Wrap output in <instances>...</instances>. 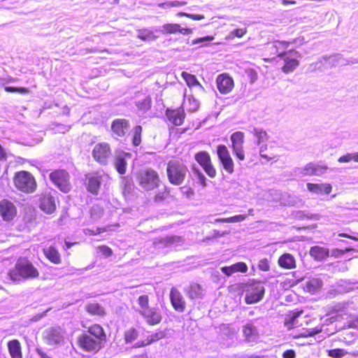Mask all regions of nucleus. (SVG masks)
I'll use <instances>...</instances> for the list:
<instances>
[{"label":"nucleus","mask_w":358,"mask_h":358,"mask_svg":"<svg viewBox=\"0 0 358 358\" xmlns=\"http://www.w3.org/2000/svg\"><path fill=\"white\" fill-rule=\"evenodd\" d=\"M39 273L31 262L26 259H20L17 261L14 268L8 273L10 279L15 282L22 280H27L38 277Z\"/></svg>","instance_id":"1"},{"label":"nucleus","mask_w":358,"mask_h":358,"mask_svg":"<svg viewBox=\"0 0 358 358\" xmlns=\"http://www.w3.org/2000/svg\"><path fill=\"white\" fill-rule=\"evenodd\" d=\"M138 185L145 190H152L159 185L160 180L157 171L152 169H141L136 177Z\"/></svg>","instance_id":"2"},{"label":"nucleus","mask_w":358,"mask_h":358,"mask_svg":"<svg viewBox=\"0 0 358 358\" xmlns=\"http://www.w3.org/2000/svg\"><path fill=\"white\" fill-rule=\"evenodd\" d=\"M166 171L169 182L173 185H179L183 182L187 169L179 161H171L168 164Z\"/></svg>","instance_id":"3"},{"label":"nucleus","mask_w":358,"mask_h":358,"mask_svg":"<svg viewBox=\"0 0 358 358\" xmlns=\"http://www.w3.org/2000/svg\"><path fill=\"white\" fill-rule=\"evenodd\" d=\"M13 181L15 187L23 192H33L36 187L34 177L30 173L25 171L16 173Z\"/></svg>","instance_id":"4"},{"label":"nucleus","mask_w":358,"mask_h":358,"mask_svg":"<svg viewBox=\"0 0 358 358\" xmlns=\"http://www.w3.org/2000/svg\"><path fill=\"white\" fill-rule=\"evenodd\" d=\"M245 292V301L247 304H252L262 299L265 293V288L260 282L252 281L248 285Z\"/></svg>","instance_id":"5"},{"label":"nucleus","mask_w":358,"mask_h":358,"mask_svg":"<svg viewBox=\"0 0 358 358\" xmlns=\"http://www.w3.org/2000/svg\"><path fill=\"white\" fill-rule=\"evenodd\" d=\"M87 189L93 194H97L101 183L107 182L110 177L104 172H95L86 176Z\"/></svg>","instance_id":"6"},{"label":"nucleus","mask_w":358,"mask_h":358,"mask_svg":"<svg viewBox=\"0 0 358 358\" xmlns=\"http://www.w3.org/2000/svg\"><path fill=\"white\" fill-rule=\"evenodd\" d=\"M51 181L63 192L67 193L71 189L69 175L64 170H56L50 174Z\"/></svg>","instance_id":"7"},{"label":"nucleus","mask_w":358,"mask_h":358,"mask_svg":"<svg viewBox=\"0 0 358 358\" xmlns=\"http://www.w3.org/2000/svg\"><path fill=\"white\" fill-rule=\"evenodd\" d=\"M64 332L59 327H52L46 329L43 334L45 343L51 346L59 345L64 341Z\"/></svg>","instance_id":"8"},{"label":"nucleus","mask_w":358,"mask_h":358,"mask_svg":"<svg viewBox=\"0 0 358 358\" xmlns=\"http://www.w3.org/2000/svg\"><path fill=\"white\" fill-rule=\"evenodd\" d=\"M94 159L102 165H106L111 155V150L107 143H97L92 151Z\"/></svg>","instance_id":"9"},{"label":"nucleus","mask_w":358,"mask_h":358,"mask_svg":"<svg viewBox=\"0 0 358 358\" xmlns=\"http://www.w3.org/2000/svg\"><path fill=\"white\" fill-rule=\"evenodd\" d=\"M217 155L224 170L229 173H232L234 164L228 148L224 145H219L217 148Z\"/></svg>","instance_id":"10"},{"label":"nucleus","mask_w":358,"mask_h":358,"mask_svg":"<svg viewBox=\"0 0 358 358\" xmlns=\"http://www.w3.org/2000/svg\"><path fill=\"white\" fill-rule=\"evenodd\" d=\"M194 158L209 177L214 178L216 176V170L212 164L210 155L207 152H199L195 155Z\"/></svg>","instance_id":"11"},{"label":"nucleus","mask_w":358,"mask_h":358,"mask_svg":"<svg viewBox=\"0 0 358 358\" xmlns=\"http://www.w3.org/2000/svg\"><path fill=\"white\" fill-rule=\"evenodd\" d=\"M78 342L80 348L87 352L97 351L100 348V342L87 334L80 335Z\"/></svg>","instance_id":"12"},{"label":"nucleus","mask_w":358,"mask_h":358,"mask_svg":"<svg viewBox=\"0 0 358 358\" xmlns=\"http://www.w3.org/2000/svg\"><path fill=\"white\" fill-rule=\"evenodd\" d=\"M243 138L244 134L241 131L234 132L231 136L233 152L236 156L241 161L245 159V154L243 146Z\"/></svg>","instance_id":"13"},{"label":"nucleus","mask_w":358,"mask_h":358,"mask_svg":"<svg viewBox=\"0 0 358 358\" xmlns=\"http://www.w3.org/2000/svg\"><path fill=\"white\" fill-rule=\"evenodd\" d=\"M216 84L219 92L224 94L229 93L234 86L233 79L226 73L220 74L217 77Z\"/></svg>","instance_id":"14"},{"label":"nucleus","mask_w":358,"mask_h":358,"mask_svg":"<svg viewBox=\"0 0 358 358\" xmlns=\"http://www.w3.org/2000/svg\"><path fill=\"white\" fill-rule=\"evenodd\" d=\"M16 213V207L13 202L7 199H3L0 201V215L4 220H13Z\"/></svg>","instance_id":"15"},{"label":"nucleus","mask_w":358,"mask_h":358,"mask_svg":"<svg viewBox=\"0 0 358 358\" xmlns=\"http://www.w3.org/2000/svg\"><path fill=\"white\" fill-rule=\"evenodd\" d=\"M170 299L174 309L178 312H183L185 309V301L181 293L175 287L170 292Z\"/></svg>","instance_id":"16"},{"label":"nucleus","mask_w":358,"mask_h":358,"mask_svg":"<svg viewBox=\"0 0 358 358\" xmlns=\"http://www.w3.org/2000/svg\"><path fill=\"white\" fill-rule=\"evenodd\" d=\"M131 158V155L128 152H122L116 155L114 160V166L117 171L123 175L127 171V161Z\"/></svg>","instance_id":"17"},{"label":"nucleus","mask_w":358,"mask_h":358,"mask_svg":"<svg viewBox=\"0 0 358 358\" xmlns=\"http://www.w3.org/2000/svg\"><path fill=\"white\" fill-rule=\"evenodd\" d=\"M166 115L169 120L175 126H180L182 124L185 117V113L182 108L174 110L167 109Z\"/></svg>","instance_id":"18"},{"label":"nucleus","mask_w":358,"mask_h":358,"mask_svg":"<svg viewBox=\"0 0 358 358\" xmlns=\"http://www.w3.org/2000/svg\"><path fill=\"white\" fill-rule=\"evenodd\" d=\"M141 315L144 317L145 321L150 325H155L162 320V316L158 310L155 308H148Z\"/></svg>","instance_id":"19"},{"label":"nucleus","mask_w":358,"mask_h":358,"mask_svg":"<svg viewBox=\"0 0 358 358\" xmlns=\"http://www.w3.org/2000/svg\"><path fill=\"white\" fill-rule=\"evenodd\" d=\"M220 269L223 273L230 276L237 272L246 273L248 271V266L245 263L240 262L229 266H223Z\"/></svg>","instance_id":"20"},{"label":"nucleus","mask_w":358,"mask_h":358,"mask_svg":"<svg viewBox=\"0 0 358 358\" xmlns=\"http://www.w3.org/2000/svg\"><path fill=\"white\" fill-rule=\"evenodd\" d=\"M40 208L46 213H52L56 208L55 199L50 195H43L41 198Z\"/></svg>","instance_id":"21"},{"label":"nucleus","mask_w":358,"mask_h":358,"mask_svg":"<svg viewBox=\"0 0 358 358\" xmlns=\"http://www.w3.org/2000/svg\"><path fill=\"white\" fill-rule=\"evenodd\" d=\"M310 255L317 261H323L329 255L328 248L319 245L313 246L310 250Z\"/></svg>","instance_id":"22"},{"label":"nucleus","mask_w":358,"mask_h":358,"mask_svg":"<svg viewBox=\"0 0 358 358\" xmlns=\"http://www.w3.org/2000/svg\"><path fill=\"white\" fill-rule=\"evenodd\" d=\"M186 294L192 299H201L204 295L203 288L198 283H191L185 289Z\"/></svg>","instance_id":"23"},{"label":"nucleus","mask_w":358,"mask_h":358,"mask_svg":"<svg viewBox=\"0 0 358 358\" xmlns=\"http://www.w3.org/2000/svg\"><path fill=\"white\" fill-rule=\"evenodd\" d=\"M113 132L119 136H123L129 129L128 121L124 119H117L112 124Z\"/></svg>","instance_id":"24"},{"label":"nucleus","mask_w":358,"mask_h":358,"mask_svg":"<svg viewBox=\"0 0 358 358\" xmlns=\"http://www.w3.org/2000/svg\"><path fill=\"white\" fill-rule=\"evenodd\" d=\"M306 186L308 191L315 194H329L332 189L331 185L329 183L314 184L308 182Z\"/></svg>","instance_id":"25"},{"label":"nucleus","mask_w":358,"mask_h":358,"mask_svg":"<svg viewBox=\"0 0 358 358\" xmlns=\"http://www.w3.org/2000/svg\"><path fill=\"white\" fill-rule=\"evenodd\" d=\"M243 333L245 340L248 342H254L258 337L257 328L252 323H247L243 327Z\"/></svg>","instance_id":"26"},{"label":"nucleus","mask_w":358,"mask_h":358,"mask_svg":"<svg viewBox=\"0 0 358 358\" xmlns=\"http://www.w3.org/2000/svg\"><path fill=\"white\" fill-rule=\"evenodd\" d=\"M278 264L282 268L286 269H292L296 267L295 259L289 253L281 255L278 259Z\"/></svg>","instance_id":"27"},{"label":"nucleus","mask_w":358,"mask_h":358,"mask_svg":"<svg viewBox=\"0 0 358 358\" xmlns=\"http://www.w3.org/2000/svg\"><path fill=\"white\" fill-rule=\"evenodd\" d=\"M289 45V43L286 41H275L271 46L272 50H274L275 53L278 55V57L282 58L286 56L288 53L291 52H286L285 50L287 49Z\"/></svg>","instance_id":"28"},{"label":"nucleus","mask_w":358,"mask_h":358,"mask_svg":"<svg viewBox=\"0 0 358 358\" xmlns=\"http://www.w3.org/2000/svg\"><path fill=\"white\" fill-rule=\"evenodd\" d=\"M8 348L12 358H22L21 345L17 340L9 341Z\"/></svg>","instance_id":"29"},{"label":"nucleus","mask_w":358,"mask_h":358,"mask_svg":"<svg viewBox=\"0 0 358 358\" xmlns=\"http://www.w3.org/2000/svg\"><path fill=\"white\" fill-rule=\"evenodd\" d=\"M86 311L90 315L103 316L106 315L104 308L98 303H90L85 306Z\"/></svg>","instance_id":"30"},{"label":"nucleus","mask_w":358,"mask_h":358,"mask_svg":"<svg viewBox=\"0 0 358 358\" xmlns=\"http://www.w3.org/2000/svg\"><path fill=\"white\" fill-rule=\"evenodd\" d=\"M282 59L285 62V64L282 68V70L284 73H287L292 72L299 65V62L297 59L294 58H290L287 56V55L282 57Z\"/></svg>","instance_id":"31"},{"label":"nucleus","mask_w":358,"mask_h":358,"mask_svg":"<svg viewBox=\"0 0 358 358\" xmlns=\"http://www.w3.org/2000/svg\"><path fill=\"white\" fill-rule=\"evenodd\" d=\"M181 76L185 80L188 87H197L201 90H203V86L200 84L194 75L183 71Z\"/></svg>","instance_id":"32"},{"label":"nucleus","mask_w":358,"mask_h":358,"mask_svg":"<svg viewBox=\"0 0 358 358\" xmlns=\"http://www.w3.org/2000/svg\"><path fill=\"white\" fill-rule=\"evenodd\" d=\"M88 333H90L91 336H94V338L98 340L99 342L105 339L106 337L103 329L99 324H94L90 327Z\"/></svg>","instance_id":"33"},{"label":"nucleus","mask_w":358,"mask_h":358,"mask_svg":"<svg viewBox=\"0 0 358 358\" xmlns=\"http://www.w3.org/2000/svg\"><path fill=\"white\" fill-rule=\"evenodd\" d=\"M44 253L47 258L54 264H59L61 258L58 251L52 246L44 250Z\"/></svg>","instance_id":"34"},{"label":"nucleus","mask_w":358,"mask_h":358,"mask_svg":"<svg viewBox=\"0 0 358 358\" xmlns=\"http://www.w3.org/2000/svg\"><path fill=\"white\" fill-rule=\"evenodd\" d=\"M137 36L144 41H150L156 38L153 31L148 29L138 30Z\"/></svg>","instance_id":"35"},{"label":"nucleus","mask_w":358,"mask_h":358,"mask_svg":"<svg viewBox=\"0 0 358 358\" xmlns=\"http://www.w3.org/2000/svg\"><path fill=\"white\" fill-rule=\"evenodd\" d=\"M247 218L246 215H237L227 218H217L215 220V222L222 223H232V222H240L244 221Z\"/></svg>","instance_id":"36"},{"label":"nucleus","mask_w":358,"mask_h":358,"mask_svg":"<svg viewBox=\"0 0 358 358\" xmlns=\"http://www.w3.org/2000/svg\"><path fill=\"white\" fill-rule=\"evenodd\" d=\"M322 285V281L318 278H312L306 283V287L310 292H314Z\"/></svg>","instance_id":"37"},{"label":"nucleus","mask_w":358,"mask_h":358,"mask_svg":"<svg viewBox=\"0 0 358 358\" xmlns=\"http://www.w3.org/2000/svg\"><path fill=\"white\" fill-rule=\"evenodd\" d=\"M151 103H152L151 98L149 96H148L143 100L137 101L136 105L139 110H141L143 112H146L147 110H148L150 108Z\"/></svg>","instance_id":"38"},{"label":"nucleus","mask_w":358,"mask_h":358,"mask_svg":"<svg viewBox=\"0 0 358 358\" xmlns=\"http://www.w3.org/2000/svg\"><path fill=\"white\" fill-rule=\"evenodd\" d=\"M182 241L180 236H171L162 238L159 240V243H162L165 246H170L174 243H180Z\"/></svg>","instance_id":"39"},{"label":"nucleus","mask_w":358,"mask_h":358,"mask_svg":"<svg viewBox=\"0 0 358 358\" xmlns=\"http://www.w3.org/2000/svg\"><path fill=\"white\" fill-rule=\"evenodd\" d=\"M252 134L257 138L258 145L268 139L267 133L262 129L253 128Z\"/></svg>","instance_id":"40"},{"label":"nucleus","mask_w":358,"mask_h":358,"mask_svg":"<svg viewBox=\"0 0 358 358\" xmlns=\"http://www.w3.org/2000/svg\"><path fill=\"white\" fill-rule=\"evenodd\" d=\"M179 24H165L162 27L161 31L163 34H175L179 32Z\"/></svg>","instance_id":"41"},{"label":"nucleus","mask_w":358,"mask_h":358,"mask_svg":"<svg viewBox=\"0 0 358 358\" xmlns=\"http://www.w3.org/2000/svg\"><path fill=\"white\" fill-rule=\"evenodd\" d=\"M344 59L341 55H334L327 58V62L330 66H336L338 64H345L343 63Z\"/></svg>","instance_id":"42"},{"label":"nucleus","mask_w":358,"mask_h":358,"mask_svg":"<svg viewBox=\"0 0 358 358\" xmlns=\"http://www.w3.org/2000/svg\"><path fill=\"white\" fill-rule=\"evenodd\" d=\"M138 304L139 306L138 312L141 314L142 312L150 308L149 298L148 295H141L138 299Z\"/></svg>","instance_id":"43"},{"label":"nucleus","mask_w":358,"mask_h":358,"mask_svg":"<svg viewBox=\"0 0 358 358\" xmlns=\"http://www.w3.org/2000/svg\"><path fill=\"white\" fill-rule=\"evenodd\" d=\"M327 354L332 358H342L349 352L344 349L336 348L328 350Z\"/></svg>","instance_id":"44"},{"label":"nucleus","mask_w":358,"mask_h":358,"mask_svg":"<svg viewBox=\"0 0 358 358\" xmlns=\"http://www.w3.org/2000/svg\"><path fill=\"white\" fill-rule=\"evenodd\" d=\"M358 162V152L348 153L338 158V162L341 163H347L350 161Z\"/></svg>","instance_id":"45"},{"label":"nucleus","mask_w":358,"mask_h":358,"mask_svg":"<svg viewBox=\"0 0 358 358\" xmlns=\"http://www.w3.org/2000/svg\"><path fill=\"white\" fill-rule=\"evenodd\" d=\"M302 311L290 313L285 319V325L288 328H290L292 326H293L294 324V320L300 315Z\"/></svg>","instance_id":"46"},{"label":"nucleus","mask_w":358,"mask_h":358,"mask_svg":"<svg viewBox=\"0 0 358 358\" xmlns=\"http://www.w3.org/2000/svg\"><path fill=\"white\" fill-rule=\"evenodd\" d=\"M185 104H188L187 110L192 112L196 111L199 106V101L192 96H189L187 100H185Z\"/></svg>","instance_id":"47"},{"label":"nucleus","mask_w":358,"mask_h":358,"mask_svg":"<svg viewBox=\"0 0 358 358\" xmlns=\"http://www.w3.org/2000/svg\"><path fill=\"white\" fill-rule=\"evenodd\" d=\"M134 137H133V144L136 146L140 145L141 142V132L142 127L141 126H136L134 129Z\"/></svg>","instance_id":"48"},{"label":"nucleus","mask_w":358,"mask_h":358,"mask_svg":"<svg viewBox=\"0 0 358 358\" xmlns=\"http://www.w3.org/2000/svg\"><path fill=\"white\" fill-rule=\"evenodd\" d=\"M186 4L185 1H167L162 3H159L158 6L169 8L171 7H179Z\"/></svg>","instance_id":"49"},{"label":"nucleus","mask_w":358,"mask_h":358,"mask_svg":"<svg viewBox=\"0 0 358 358\" xmlns=\"http://www.w3.org/2000/svg\"><path fill=\"white\" fill-rule=\"evenodd\" d=\"M138 337V332L134 329H130L126 331L124 338L127 343H131L136 340Z\"/></svg>","instance_id":"50"},{"label":"nucleus","mask_w":358,"mask_h":358,"mask_svg":"<svg viewBox=\"0 0 358 358\" xmlns=\"http://www.w3.org/2000/svg\"><path fill=\"white\" fill-rule=\"evenodd\" d=\"M103 214V210L99 205H94L91 208V215L94 219L100 218Z\"/></svg>","instance_id":"51"},{"label":"nucleus","mask_w":358,"mask_h":358,"mask_svg":"<svg viewBox=\"0 0 358 358\" xmlns=\"http://www.w3.org/2000/svg\"><path fill=\"white\" fill-rule=\"evenodd\" d=\"M247 33V29L246 28H241V29H236L230 32L229 34V38H233L234 37L241 38L243 36Z\"/></svg>","instance_id":"52"},{"label":"nucleus","mask_w":358,"mask_h":358,"mask_svg":"<svg viewBox=\"0 0 358 358\" xmlns=\"http://www.w3.org/2000/svg\"><path fill=\"white\" fill-rule=\"evenodd\" d=\"M315 165L313 163L308 164L303 169V174L306 176H315Z\"/></svg>","instance_id":"53"},{"label":"nucleus","mask_w":358,"mask_h":358,"mask_svg":"<svg viewBox=\"0 0 358 358\" xmlns=\"http://www.w3.org/2000/svg\"><path fill=\"white\" fill-rule=\"evenodd\" d=\"M322 331V327H316L315 328L308 329L306 330L302 335L304 336H312L315 334H319Z\"/></svg>","instance_id":"54"},{"label":"nucleus","mask_w":358,"mask_h":358,"mask_svg":"<svg viewBox=\"0 0 358 358\" xmlns=\"http://www.w3.org/2000/svg\"><path fill=\"white\" fill-rule=\"evenodd\" d=\"M193 171H194V173L198 177V179H199L200 183L203 186H206V177L201 172V171L198 168L193 167Z\"/></svg>","instance_id":"55"},{"label":"nucleus","mask_w":358,"mask_h":358,"mask_svg":"<svg viewBox=\"0 0 358 358\" xmlns=\"http://www.w3.org/2000/svg\"><path fill=\"white\" fill-rule=\"evenodd\" d=\"M5 90L8 92H19L22 94H24L28 92V90L24 87H15L10 86L5 87Z\"/></svg>","instance_id":"56"},{"label":"nucleus","mask_w":358,"mask_h":358,"mask_svg":"<svg viewBox=\"0 0 358 358\" xmlns=\"http://www.w3.org/2000/svg\"><path fill=\"white\" fill-rule=\"evenodd\" d=\"M178 16H186V17H189L194 20H201L204 18V16L203 15L189 14V13H183V12H179L178 13Z\"/></svg>","instance_id":"57"},{"label":"nucleus","mask_w":358,"mask_h":358,"mask_svg":"<svg viewBox=\"0 0 358 358\" xmlns=\"http://www.w3.org/2000/svg\"><path fill=\"white\" fill-rule=\"evenodd\" d=\"M258 268L264 271H267L270 268L268 261L266 259H262L259 262Z\"/></svg>","instance_id":"58"},{"label":"nucleus","mask_w":358,"mask_h":358,"mask_svg":"<svg viewBox=\"0 0 358 358\" xmlns=\"http://www.w3.org/2000/svg\"><path fill=\"white\" fill-rule=\"evenodd\" d=\"M165 336H166V334L164 331H157V332L152 334L150 336L151 337L152 341L155 342V341H157L164 338L165 337Z\"/></svg>","instance_id":"59"},{"label":"nucleus","mask_w":358,"mask_h":358,"mask_svg":"<svg viewBox=\"0 0 358 358\" xmlns=\"http://www.w3.org/2000/svg\"><path fill=\"white\" fill-rule=\"evenodd\" d=\"M103 231H104V229L97 227V228H96V229H85L83 230V232L85 235L92 236V235L99 234L103 232Z\"/></svg>","instance_id":"60"},{"label":"nucleus","mask_w":358,"mask_h":358,"mask_svg":"<svg viewBox=\"0 0 358 358\" xmlns=\"http://www.w3.org/2000/svg\"><path fill=\"white\" fill-rule=\"evenodd\" d=\"M214 39L213 36H208L205 37L198 38L192 41V44H198L203 42L212 41Z\"/></svg>","instance_id":"61"},{"label":"nucleus","mask_w":358,"mask_h":358,"mask_svg":"<svg viewBox=\"0 0 358 358\" xmlns=\"http://www.w3.org/2000/svg\"><path fill=\"white\" fill-rule=\"evenodd\" d=\"M327 169V166L315 165V176H321L325 173Z\"/></svg>","instance_id":"62"},{"label":"nucleus","mask_w":358,"mask_h":358,"mask_svg":"<svg viewBox=\"0 0 358 358\" xmlns=\"http://www.w3.org/2000/svg\"><path fill=\"white\" fill-rule=\"evenodd\" d=\"M99 250L106 257H110L113 253L112 250L106 245L99 246Z\"/></svg>","instance_id":"63"},{"label":"nucleus","mask_w":358,"mask_h":358,"mask_svg":"<svg viewBox=\"0 0 358 358\" xmlns=\"http://www.w3.org/2000/svg\"><path fill=\"white\" fill-rule=\"evenodd\" d=\"M296 354L293 350H287L282 354L283 358H295Z\"/></svg>","instance_id":"64"}]
</instances>
